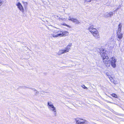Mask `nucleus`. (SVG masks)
<instances>
[{
	"mask_svg": "<svg viewBox=\"0 0 124 124\" xmlns=\"http://www.w3.org/2000/svg\"><path fill=\"white\" fill-rule=\"evenodd\" d=\"M16 5L17 6V8L22 13H23L24 12V8L23 6L19 2H18L16 4Z\"/></svg>",
	"mask_w": 124,
	"mask_h": 124,
	"instance_id": "nucleus-5",
	"label": "nucleus"
},
{
	"mask_svg": "<svg viewBox=\"0 0 124 124\" xmlns=\"http://www.w3.org/2000/svg\"><path fill=\"white\" fill-rule=\"evenodd\" d=\"M112 81L113 82V83H114L115 84V83H114V82L113 81V80Z\"/></svg>",
	"mask_w": 124,
	"mask_h": 124,
	"instance_id": "nucleus-26",
	"label": "nucleus"
},
{
	"mask_svg": "<svg viewBox=\"0 0 124 124\" xmlns=\"http://www.w3.org/2000/svg\"><path fill=\"white\" fill-rule=\"evenodd\" d=\"M62 33V36H66L68 35L69 34V33L67 31H63Z\"/></svg>",
	"mask_w": 124,
	"mask_h": 124,
	"instance_id": "nucleus-14",
	"label": "nucleus"
},
{
	"mask_svg": "<svg viewBox=\"0 0 124 124\" xmlns=\"http://www.w3.org/2000/svg\"><path fill=\"white\" fill-rule=\"evenodd\" d=\"M2 4V2L1 1H0V6Z\"/></svg>",
	"mask_w": 124,
	"mask_h": 124,
	"instance_id": "nucleus-25",
	"label": "nucleus"
},
{
	"mask_svg": "<svg viewBox=\"0 0 124 124\" xmlns=\"http://www.w3.org/2000/svg\"><path fill=\"white\" fill-rule=\"evenodd\" d=\"M88 29L96 39L99 40L100 39V37L98 32L96 29L93 28L92 26H90L89 27Z\"/></svg>",
	"mask_w": 124,
	"mask_h": 124,
	"instance_id": "nucleus-2",
	"label": "nucleus"
},
{
	"mask_svg": "<svg viewBox=\"0 0 124 124\" xmlns=\"http://www.w3.org/2000/svg\"><path fill=\"white\" fill-rule=\"evenodd\" d=\"M55 18H56L57 19H61V18L60 17H59V16L58 15H56L55 16Z\"/></svg>",
	"mask_w": 124,
	"mask_h": 124,
	"instance_id": "nucleus-19",
	"label": "nucleus"
},
{
	"mask_svg": "<svg viewBox=\"0 0 124 124\" xmlns=\"http://www.w3.org/2000/svg\"><path fill=\"white\" fill-rule=\"evenodd\" d=\"M22 2L24 5V8H27L28 4L27 2H24L23 1H22Z\"/></svg>",
	"mask_w": 124,
	"mask_h": 124,
	"instance_id": "nucleus-15",
	"label": "nucleus"
},
{
	"mask_svg": "<svg viewBox=\"0 0 124 124\" xmlns=\"http://www.w3.org/2000/svg\"><path fill=\"white\" fill-rule=\"evenodd\" d=\"M47 106L48 108L50 110L54 112L55 115H56V108L54 106L52 102L50 101L48 102Z\"/></svg>",
	"mask_w": 124,
	"mask_h": 124,
	"instance_id": "nucleus-3",
	"label": "nucleus"
},
{
	"mask_svg": "<svg viewBox=\"0 0 124 124\" xmlns=\"http://www.w3.org/2000/svg\"><path fill=\"white\" fill-rule=\"evenodd\" d=\"M81 86L82 87H83V88L85 89H87V88L84 85H83Z\"/></svg>",
	"mask_w": 124,
	"mask_h": 124,
	"instance_id": "nucleus-20",
	"label": "nucleus"
},
{
	"mask_svg": "<svg viewBox=\"0 0 124 124\" xmlns=\"http://www.w3.org/2000/svg\"><path fill=\"white\" fill-rule=\"evenodd\" d=\"M118 31L117 32H121V28L122 27V25L121 24V23H120V24L118 25Z\"/></svg>",
	"mask_w": 124,
	"mask_h": 124,
	"instance_id": "nucleus-11",
	"label": "nucleus"
},
{
	"mask_svg": "<svg viewBox=\"0 0 124 124\" xmlns=\"http://www.w3.org/2000/svg\"><path fill=\"white\" fill-rule=\"evenodd\" d=\"M71 45V44H70L67 47L65 48V49L63 50L64 51H65V53L67 52H68L69 49H70V47Z\"/></svg>",
	"mask_w": 124,
	"mask_h": 124,
	"instance_id": "nucleus-8",
	"label": "nucleus"
},
{
	"mask_svg": "<svg viewBox=\"0 0 124 124\" xmlns=\"http://www.w3.org/2000/svg\"><path fill=\"white\" fill-rule=\"evenodd\" d=\"M63 31H59L57 32H56L57 34L58 37H62V33Z\"/></svg>",
	"mask_w": 124,
	"mask_h": 124,
	"instance_id": "nucleus-10",
	"label": "nucleus"
},
{
	"mask_svg": "<svg viewBox=\"0 0 124 124\" xmlns=\"http://www.w3.org/2000/svg\"><path fill=\"white\" fill-rule=\"evenodd\" d=\"M113 12H110L109 13H106L105 14V16L106 17H111L113 15Z\"/></svg>",
	"mask_w": 124,
	"mask_h": 124,
	"instance_id": "nucleus-9",
	"label": "nucleus"
},
{
	"mask_svg": "<svg viewBox=\"0 0 124 124\" xmlns=\"http://www.w3.org/2000/svg\"><path fill=\"white\" fill-rule=\"evenodd\" d=\"M63 25H64L65 26H66L67 27H69V25H68L67 24H64Z\"/></svg>",
	"mask_w": 124,
	"mask_h": 124,
	"instance_id": "nucleus-24",
	"label": "nucleus"
},
{
	"mask_svg": "<svg viewBox=\"0 0 124 124\" xmlns=\"http://www.w3.org/2000/svg\"><path fill=\"white\" fill-rule=\"evenodd\" d=\"M51 35L54 37H58L57 34L56 33H54L52 34Z\"/></svg>",
	"mask_w": 124,
	"mask_h": 124,
	"instance_id": "nucleus-16",
	"label": "nucleus"
},
{
	"mask_svg": "<svg viewBox=\"0 0 124 124\" xmlns=\"http://www.w3.org/2000/svg\"><path fill=\"white\" fill-rule=\"evenodd\" d=\"M111 95L113 97L115 98H117V95H116L115 93H112Z\"/></svg>",
	"mask_w": 124,
	"mask_h": 124,
	"instance_id": "nucleus-17",
	"label": "nucleus"
},
{
	"mask_svg": "<svg viewBox=\"0 0 124 124\" xmlns=\"http://www.w3.org/2000/svg\"><path fill=\"white\" fill-rule=\"evenodd\" d=\"M72 21L75 23L76 24H79L80 23V22L78 20L76 19H74V18Z\"/></svg>",
	"mask_w": 124,
	"mask_h": 124,
	"instance_id": "nucleus-12",
	"label": "nucleus"
},
{
	"mask_svg": "<svg viewBox=\"0 0 124 124\" xmlns=\"http://www.w3.org/2000/svg\"><path fill=\"white\" fill-rule=\"evenodd\" d=\"M32 91H34V92H36V93H37V92L36 91V90H35V89H32Z\"/></svg>",
	"mask_w": 124,
	"mask_h": 124,
	"instance_id": "nucleus-23",
	"label": "nucleus"
},
{
	"mask_svg": "<svg viewBox=\"0 0 124 124\" xmlns=\"http://www.w3.org/2000/svg\"><path fill=\"white\" fill-rule=\"evenodd\" d=\"M107 76H108V77L109 78L110 81L111 82H112V80H113L112 77H110V76L109 75H107Z\"/></svg>",
	"mask_w": 124,
	"mask_h": 124,
	"instance_id": "nucleus-18",
	"label": "nucleus"
},
{
	"mask_svg": "<svg viewBox=\"0 0 124 124\" xmlns=\"http://www.w3.org/2000/svg\"><path fill=\"white\" fill-rule=\"evenodd\" d=\"M73 18H71L70 16H69L68 18V20H69L72 21L73 20Z\"/></svg>",
	"mask_w": 124,
	"mask_h": 124,
	"instance_id": "nucleus-21",
	"label": "nucleus"
},
{
	"mask_svg": "<svg viewBox=\"0 0 124 124\" xmlns=\"http://www.w3.org/2000/svg\"><path fill=\"white\" fill-rule=\"evenodd\" d=\"M100 53L105 65L107 67H109L110 64V61L105 51L102 48L100 49Z\"/></svg>",
	"mask_w": 124,
	"mask_h": 124,
	"instance_id": "nucleus-1",
	"label": "nucleus"
},
{
	"mask_svg": "<svg viewBox=\"0 0 124 124\" xmlns=\"http://www.w3.org/2000/svg\"><path fill=\"white\" fill-rule=\"evenodd\" d=\"M65 53V51H64V50H59L57 53V54L58 55H60Z\"/></svg>",
	"mask_w": 124,
	"mask_h": 124,
	"instance_id": "nucleus-13",
	"label": "nucleus"
},
{
	"mask_svg": "<svg viewBox=\"0 0 124 124\" xmlns=\"http://www.w3.org/2000/svg\"><path fill=\"white\" fill-rule=\"evenodd\" d=\"M91 1V0H85V2H90Z\"/></svg>",
	"mask_w": 124,
	"mask_h": 124,
	"instance_id": "nucleus-22",
	"label": "nucleus"
},
{
	"mask_svg": "<svg viewBox=\"0 0 124 124\" xmlns=\"http://www.w3.org/2000/svg\"><path fill=\"white\" fill-rule=\"evenodd\" d=\"M117 36L118 39L117 40L119 41L123 37V34L121 32H117Z\"/></svg>",
	"mask_w": 124,
	"mask_h": 124,
	"instance_id": "nucleus-7",
	"label": "nucleus"
},
{
	"mask_svg": "<svg viewBox=\"0 0 124 124\" xmlns=\"http://www.w3.org/2000/svg\"><path fill=\"white\" fill-rule=\"evenodd\" d=\"M110 60L112 66L114 68H115L116 66V60L115 58L113 57H112L110 59Z\"/></svg>",
	"mask_w": 124,
	"mask_h": 124,
	"instance_id": "nucleus-4",
	"label": "nucleus"
},
{
	"mask_svg": "<svg viewBox=\"0 0 124 124\" xmlns=\"http://www.w3.org/2000/svg\"><path fill=\"white\" fill-rule=\"evenodd\" d=\"M85 121L83 119H79L76 121V124H83L85 123Z\"/></svg>",
	"mask_w": 124,
	"mask_h": 124,
	"instance_id": "nucleus-6",
	"label": "nucleus"
}]
</instances>
